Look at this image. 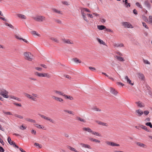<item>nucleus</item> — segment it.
I'll return each instance as SVG.
<instances>
[{"mask_svg": "<svg viewBox=\"0 0 152 152\" xmlns=\"http://www.w3.org/2000/svg\"><path fill=\"white\" fill-rule=\"evenodd\" d=\"M24 55L25 58L29 61H32L33 58V55L30 52H25L24 53Z\"/></svg>", "mask_w": 152, "mask_h": 152, "instance_id": "nucleus-1", "label": "nucleus"}, {"mask_svg": "<svg viewBox=\"0 0 152 152\" xmlns=\"http://www.w3.org/2000/svg\"><path fill=\"white\" fill-rule=\"evenodd\" d=\"M8 92L3 88L0 89V95L6 98H8L9 96L8 95Z\"/></svg>", "mask_w": 152, "mask_h": 152, "instance_id": "nucleus-2", "label": "nucleus"}, {"mask_svg": "<svg viewBox=\"0 0 152 152\" xmlns=\"http://www.w3.org/2000/svg\"><path fill=\"white\" fill-rule=\"evenodd\" d=\"M39 115L42 118L46 120L47 121H49V122L53 124H55V121L53 120L50 117L45 116L43 115H42L41 114H39Z\"/></svg>", "mask_w": 152, "mask_h": 152, "instance_id": "nucleus-3", "label": "nucleus"}, {"mask_svg": "<svg viewBox=\"0 0 152 152\" xmlns=\"http://www.w3.org/2000/svg\"><path fill=\"white\" fill-rule=\"evenodd\" d=\"M33 18L34 20L38 22H42L45 20V17L42 16H36L33 17Z\"/></svg>", "mask_w": 152, "mask_h": 152, "instance_id": "nucleus-4", "label": "nucleus"}, {"mask_svg": "<svg viewBox=\"0 0 152 152\" xmlns=\"http://www.w3.org/2000/svg\"><path fill=\"white\" fill-rule=\"evenodd\" d=\"M122 26L125 28H133L132 25L129 22H123L121 23Z\"/></svg>", "mask_w": 152, "mask_h": 152, "instance_id": "nucleus-5", "label": "nucleus"}, {"mask_svg": "<svg viewBox=\"0 0 152 152\" xmlns=\"http://www.w3.org/2000/svg\"><path fill=\"white\" fill-rule=\"evenodd\" d=\"M52 97L53 99L60 102L63 103L64 102V100L63 99L58 97L56 96H52Z\"/></svg>", "mask_w": 152, "mask_h": 152, "instance_id": "nucleus-6", "label": "nucleus"}, {"mask_svg": "<svg viewBox=\"0 0 152 152\" xmlns=\"http://www.w3.org/2000/svg\"><path fill=\"white\" fill-rule=\"evenodd\" d=\"M97 27L98 29L99 30H101L105 29L106 31H108L110 32L112 31L111 30L106 28V27L103 25H98Z\"/></svg>", "mask_w": 152, "mask_h": 152, "instance_id": "nucleus-7", "label": "nucleus"}, {"mask_svg": "<svg viewBox=\"0 0 152 152\" xmlns=\"http://www.w3.org/2000/svg\"><path fill=\"white\" fill-rule=\"evenodd\" d=\"M7 140L8 142L10 145H13L14 147H16L17 148H19L18 146L13 141H11V139L10 137H8Z\"/></svg>", "mask_w": 152, "mask_h": 152, "instance_id": "nucleus-8", "label": "nucleus"}, {"mask_svg": "<svg viewBox=\"0 0 152 152\" xmlns=\"http://www.w3.org/2000/svg\"><path fill=\"white\" fill-rule=\"evenodd\" d=\"M38 98V96L37 94L32 93L30 97V99L34 101H37L36 98Z\"/></svg>", "mask_w": 152, "mask_h": 152, "instance_id": "nucleus-9", "label": "nucleus"}, {"mask_svg": "<svg viewBox=\"0 0 152 152\" xmlns=\"http://www.w3.org/2000/svg\"><path fill=\"white\" fill-rule=\"evenodd\" d=\"M123 5L126 8H128L130 7V4L128 2L127 0H123Z\"/></svg>", "mask_w": 152, "mask_h": 152, "instance_id": "nucleus-10", "label": "nucleus"}, {"mask_svg": "<svg viewBox=\"0 0 152 152\" xmlns=\"http://www.w3.org/2000/svg\"><path fill=\"white\" fill-rule=\"evenodd\" d=\"M106 143L107 145H110L112 146H120L118 144H116L113 142L110 141H107L106 142Z\"/></svg>", "mask_w": 152, "mask_h": 152, "instance_id": "nucleus-11", "label": "nucleus"}, {"mask_svg": "<svg viewBox=\"0 0 152 152\" xmlns=\"http://www.w3.org/2000/svg\"><path fill=\"white\" fill-rule=\"evenodd\" d=\"M136 115L139 116H141L143 113V112L140 109H138L136 110Z\"/></svg>", "mask_w": 152, "mask_h": 152, "instance_id": "nucleus-12", "label": "nucleus"}, {"mask_svg": "<svg viewBox=\"0 0 152 152\" xmlns=\"http://www.w3.org/2000/svg\"><path fill=\"white\" fill-rule=\"evenodd\" d=\"M110 92L115 96H116L118 93V92L115 89L112 88H110Z\"/></svg>", "mask_w": 152, "mask_h": 152, "instance_id": "nucleus-13", "label": "nucleus"}, {"mask_svg": "<svg viewBox=\"0 0 152 152\" xmlns=\"http://www.w3.org/2000/svg\"><path fill=\"white\" fill-rule=\"evenodd\" d=\"M144 4L147 7L148 9H150L151 8V5L149 3L148 0H146L144 1Z\"/></svg>", "mask_w": 152, "mask_h": 152, "instance_id": "nucleus-14", "label": "nucleus"}, {"mask_svg": "<svg viewBox=\"0 0 152 152\" xmlns=\"http://www.w3.org/2000/svg\"><path fill=\"white\" fill-rule=\"evenodd\" d=\"M45 73H40L37 72H36L35 73V75L39 77H45Z\"/></svg>", "mask_w": 152, "mask_h": 152, "instance_id": "nucleus-15", "label": "nucleus"}, {"mask_svg": "<svg viewBox=\"0 0 152 152\" xmlns=\"http://www.w3.org/2000/svg\"><path fill=\"white\" fill-rule=\"evenodd\" d=\"M138 78L141 80H143L144 79L145 77L144 75L140 72L138 73L137 74Z\"/></svg>", "mask_w": 152, "mask_h": 152, "instance_id": "nucleus-16", "label": "nucleus"}, {"mask_svg": "<svg viewBox=\"0 0 152 152\" xmlns=\"http://www.w3.org/2000/svg\"><path fill=\"white\" fill-rule=\"evenodd\" d=\"M54 92L56 94L63 96L64 93L63 92L58 91L57 90H54Z\"/></svg>", "mask_w": 152, "mask_h": 152, "instance_id": "nucleus-17", "label": "nucleus"}, {"mask_svg": "<svg viewBox=\"0 0 152 152\" xmlns=\"http://www.w3.org/2000/svg\"><path fill=\"white\" fill-rule=\"evenodd\" d=\"M113 46L115 48L122 47L124 46L122 43L118 44L115 43L113 44Z\"/></svg>", "mask_w": 152, "mask_h": 152, "instance_id": "nucleus-18", "label": "nucleus"}, {"mask_svg": "<svg viewBox=\"0 0 152 152\" xmlns=\"http://www.w3.org/2000/svg\"><path fill=\"white\" fill-rule=\"evenodd\" d=\"M62 40L63 42H64L67 43L69 44H73V42H71L70 40L69 39H62Z\"/></svg>", "mask_w": 152, "mask_h": 152, "instance_id": "nucleus-19", "label": "nucleus"}, {"mask_svg": "<svg viewBox=\"0 0 152 152\" xmlns=\"http://www.w3.org/2000/svg\"><path fill=\"white\" fill-rule=\"evenodd\" d=\"M136 103L137 104V106L140 107H142L145 106L144 104L140 101L137 102Z\"/></svg>", "mask_w": 152, "mask_h": 152, "instance_id": "nucleus-20", "label": "nucleus"}, {"mask_svg": "<svg viewBox=\"0 0 152 152\" xmlns=\"http://www.w3.org/2000/svg\"><path fill=\"white\" fill-rule=\"evenodd\" d=\"M96 122L98 123L99 125H100L103 126H108L107 124L105 123H104L102 122L98 121H96Z\"/></svg>", "mask_w": 152, "mask_h": 152, "instance_id": "nucleus-21", "label": "nucleus"}, {"mask_svg": "<svg viewBox=\"0 0 152 152\" xmlns=\"http://www.w3.org/2000/svg\"><path fill=\"white\" fill-rule=\"evenodd\" d=\"M136 143L137 145L140 146L141 147H142L144 148H146L147 147V146L146 145L140 142H137Z\"/></svg>", "mask_w": 152, "mask_h": 152, "instance_id": "nucleus-22", "label": "nucleus"}, {"mask_svg": "<svg viewBox=\"0 0 152 152\" xmlns=\"http://www.w3.org/2000/svg\"><path fill=\"white\" fill-rule=\"evenodd\" d=\"M83 130L84 131H87L90 133L92 132V130L89 127H84L83 128Z\"/></svg>", "mask_w": 152, "mask_h": 152, "instance_id": "nucleus-23", "label": "nucleus"}, {"mask_svg": "<svg viewBox=\"0 0 152 152\" xmlns=\"http://www.w3.org/2000/svg\"><path fill=\"white\" fill-rule=\"evenodd\" d=\"M17 16L19 18L23 19H26V17L25 15L21 14H18Z\"/></svg>", "mask_w": 152, "mask_h": 152, "instance_id": "nucleus-24", "label": "nucleus"}, {"mask_svg": "<svg viewBox=\"0 0 152 152\" xmlns=\"http://www.w3.org/2000/svg\"><path fill=\"white\" fill-rule=\"evenodd\" d=\"M34 126L38 129H43L44 128V127L42 125L38 124H34Z\"/></svg>", "mask_w": 152, "mask_h": 152, "instance_id": "nucleus-25", "label": "nucleus"}, {"mask_svg": "<svg viewBox=\"0 0 152 152\" xmlns=\"http://www.w3.org/2000/svg\"><path fill=\"white\" fill-rule=\"evenodd\" d=\"M80 145L83 147L85 148H87L90 149L91 148L90 146L89 145H88L87 144H86L83 143H81L80 144Z\"/></svg>", "mask_w": 152, "mask_h": 152, "instance_id": "nucleus-26", "label": "nucleus"}, {"mask_svg": "<svg viewBox=\"0 0 152 152\" xmlns=\"http://www.w3.org/2000/svg\"><path fill=\"white\" fill-rule=\"evenodd\" d=\"M125 79L127 81V82L129 83L130 84L132 85H133V83H132L131 82V81L129 79L128 77L127 76H126L125 77Z\"/></svg>", "mask_w": 152, "mask_h": 152, "instance_id": "nucleus-27", "label": "nucleus"}, {"mask_svg": "<svg viewBox=\"0 0 152 152\" xmlns=\"http://www.w3.org/2000/svg\"><path fill=\"white\" fill-rule=\"evenodd\" d=\"M76 119L77 121H80L81 122H83V123H85L86 122V121L84 119L82 118H81L80 117H76Z\"/></svg>", "mask_w": 152, "mask_h": 152, "instance_id": "nucleus-28", "label": "nucleus"}, {"mask_svg": "<svg viewBox=\"0 0 152 152\" xmlns=\"http://www.w3.org/2000/svg\"><path fill=\"white\" fill-rule=\"evenodd\" d=\"M63 96L66 99H69L71 100H72L73 99V98L72 96H70L67 95L65 94H64Z\"/></svg>", "mask_w": 152, "mask_h": 152, "instance_id": "nucleus-29", "label": "nucleus"}, {"mask_svg": "<svg viewBox=\"0 0 152 152\" xmlns=\"http://www.w3.org/2000/svg\"><path fill=\"white\" fill-rule=\"evenodd\" d=\"M53 11L59 14H62L61 12L57 10L55 8H53L52 9Z\"/></svg>", "mask_w": 152, "mask_h": 152, "instance_id": "nucleus-30", "label": "nucleus"}, {"mask_svg": "<svg viewBox=\"0 0 152 152\" xmlns=\"http://www.w3.org/2000/svg\"><path fill=\"white\" fill-rule=\"evenodd\" d=\"M26 120L27 121L31 122L33 123H36V121L35 120L31 119L29 118H26Z\"/></svg>", "mask_w": 152, "mask_h": 152, "instance_id": "nucleus-31", "label": "nucleus"}, {"mask_svg": "<svg viewBox=\"0 0 152 152\" xmlns=\"http://www.w3.org/2000/svg\"><path fill=\"white\" fill-rule=\"evenodd\" d=\"M97 40L100 44H102L104 45H106L104 42L102 40L98 38L97 39Z\"/></svg>", "mask_w": 152, "mask_h": 152, "instance_id": "nucleus-32", "label": "nucleus"}, {"mask_svg": "<svg viewBox=\"0 0 152 152\" xmlns=\"http://www.w3.org/2000/svg\"><path fill=\"white\" fill-rule=\"evenodd\" d=\"M115 57L118 60L120 61H124L122 57L118 56H116Z\"/></svg>", "mask_w": 152, "mask_h": 152, "instance_id": "nucleus-33", "label": "nucleus"}, {"mask_svg": "<svg viewBox=\"0 0 152 152\" xmlns=\"http://www.w3.org/2000/svg\"><path fill=\"white\" fill-rule=\"evenodd\" d=\"M73 60L76 63H81V61L80 60H79L77 58H73Z\"/></svg>", "mask_w": 152, "mask_h": 152, "instance_id": "nucleus-34", "label": "nucleus"}, {"mask_svg": "<svg viewBox=\"0 0 152 152\" xmlns=\"http://www.w3.org/2000/svg\"><path fill=\"white\" fill-rule=\"evenodd\" d=\"M91 133L92 134H93L94 135L97 136H99V137H100L101 136V134H100L98 132H94V131H93L92 130V132Z\"/></svg>", "mask_w": 152, "mask_h": 152, "instance_id": "nucleus-35", "label": "nucleus"}, {"mask_svg": "<svg viewBox=\"0 0 152 152\" xmlns=\"http://www.w3.org/2000/svg\"><path fill=\"white\" fill-rule=\"evenodd\" d=\"M92 109L97 111H101V110L97 108L96 107H94L92 108Z\"/></svg>", "mask_w": 152, "mask_h": 152, "instance_id": "nucleus-36", "label": "nucleus"}, {"mask_svg": "<svg viewBox=\"0 0 152 152\" xmlns=\"http://www.w3.org/2000/svg\"><path fill=\"white\" fill-rule=\"evenodd\" d=\"M64 112H65L67 113L70 114L74 115L73 112L72 111H70L67 110H64Z\"/></svg>", "mask_w": 152, "mask_h": 152, "instance_id": "nucleus-37", "label": "nucleus"}, {"mask_svg": "<svg viewBox=\"0 0 152 152\" xmlns=\"http://www.w3.org/2000/svg\"><path fill=\"white\" fill-rule=\"evenodd\" d=\"M14 115L15 117L20 119H23V116L18 115L17 114H15Z\"/></svg>", "mask_w": 152, "mask_h": 152, "instance_id": "nucleus-38", "label": "nucleus"}, {"mask_svg": "<svg viewBox=\"0 0 152 152\" xmlns=\"http://www.w3.org/2000/svg\"><path fill=\"white\" fill-rule=\"evenodd\" d=\"M50 39L56 42H58V40L56 38L54 37H51Z\"/></svg>", "mask_w": 152, "mask_h": 152, "instance_id": "nucleus-39", "label": "nucleus"}, {"mask_svg": "<svg viewBox=\"0 0 152 152\" xmlns=\"http://www.w3.org/2000/svg\"><path fill=\"white\" fill-rule=\"evenodd\" d=\"M34 145L37 146H38V148H41L42 147V145L37 143H35Z\"/></svg>", "mask_w": 152, "mask_h": 152, "instance_id": "nucleus-40", "label": "nucleus"}, {"mask_svg": "<svg viewBox=\"0 0 152 152\" xmlns=\"http://www.w3.org/2000/svg\"><path fill=\"white\" fill-rule=\"evenodd\" d=\"M143 62L144 63L146 64H150V62L147 60H145L144 59H143Z\"/></svg>", "mask_w": 152, "mask_h": 152, "instance_id": "nucleus-41", "label": "nucleus"}, {"mask_svg": "<svg viewBox=\"0 0 152 152\" xmlns=\"http://www.w3.org/2000/svg\"><path fill=\"white\" fill-rule=\"evenodd\" d=\"M142 24L143 26L145 27V28L147 29H149L148 26H147V25H146V23H145L143 22H142Z\"/></svg>", "mask_w": 152, "mask_h": 152, "instance_id": "nucleus-42", "label": "nucleus"}, {"mask_svg": "<svg viewBox=\"0 0 152 152\" xmlns=\"http://www.w3.org/2000/svg\"><path fill=\"white\" fill-rule=\"evenodd\" d=\"M5 25H6L9 27H10L11 28H14V27H13V26H12L11 24H9L7 23H5Z\"/></svg>", "mask_w": 152, "mask_h": 152, "instance_id": "nucleus-43", "label": "nucleus"}, {"mask_svg": "<svg viewBox=\"0 0 152 152\" xmlns=\"http://www.w3.org/2000/svg\"><path fill=\"white\" fill-rule=\"evenodd\" d=\"M3 112L6 115H12V114L10 112H5L4 110H3Z\"/></svg>", "mask_w": 152, "mask_h": 152, "instance_id": "nucleus-44", "label": "nucleus"}, {"mask_svg": "<svg viewBox=\"0 0 152 152\" xmlns=\"http://www.w3.org/2000/svg\"><path fill=\"white\" fill-rule=\"evenodd\" d=\"M55 22H56L58 24H61L62 23L61 21L59 19H55Z\"/></svg>", "mask_w": 152, "mask_h": 152, "instance_id": "nucleus-45", "label": "nucleus"}, {"mask_svg": "<svg viewBox=\"0 0 152 152\" xmlns=\"http://www.w3.org/2000/svg\"><path fill=\"white\" fill-rule=\"evenodd\" d=\"M145 125L146 126H149L151 128H152V124L151 122H147L145 123Z\"/></svg>", "mask_w": 152, "mask_h": 152, "instance_id": "nucleus-46", "label": "nucleus"}, {"mask_svg": "<svg viewBox=\"0 0 152 152\" xmlns=\"http://www.w3.org/2000/svg\"><path fill=\"white\" fill-rule=\"evenodd\" d=\"M68 148L71 151H74L75 152L77 151V150L75 149L71 146H69Z\"/></svg>", "mask_w": 152, "mask_h": 152, "instance_id": "nucleus-47", "label": "nucleus"}, {"mask_svg": "<svg viewBox=\"0 0 152 152\" xmlns=\"http://www.w3.org/2000/svg\"><path fill=\"white\" fill-rule=\"evenodd\" d=\"M31 34L33 35H36L39 37L40 36V34H37L36 31H32L31 32Z\"/></svg>", "mask_w": 152, "mask_h": 152, "instance_id": "nucleus-48", "label": "nucleus"}, {"mask_svg": "<svg viewBox=\"0 0 152 152\" xmlns=\"http://www.w3.org/2000/svg\"><path fill=\"white\" fill-rule=\"evenodd\" d=\"M136 5L138 7H140L141 9L142 8V6L140 4L139 2H137L136 3Z\"/></svg>", "mask_w": 152, "mask_h": 152, "instance_id": "nucleus-49", "label": "nucleus"}, {"mask_svg": "<svg viewBox=\"0 0 152 152\" xmlns=\"http://www.w3.org/2000/svg\"><path fill=\"white\" fill-rule=\"evenodd\" d=\"M45 77H46L48 78H50V77L51 76L48 73H45Z\"/></svg>", "mask_w": 152, "mask_h": 152, "instance_id": "nucleus-50", "label": "nucleus"}, {"mask_svg": "<svg viewBox=\"0 0 152 152\" xmlns=\"http://www.w3.org/2000/svg\"><path fill=\"white\" fill-rule=\"evenodd\" d=\"M24 95L26 97L30 99V97L31 95H30L27 93H25L24 94Z\"/></svg>", "mask_w": 152, "mask_h": 152, "instance_id": "nucleus-51", "label": "nucleus"}, {"mask_svg": "<svg viewBox=\"0 0 152 152\" xmlns=\"http://www.w3.org/2000/svg\"><path fill=\"white\" fill-rule=\"evenodd\" d=\"M62 3L66 5H69V3L67 1H63L62 2Z\"/></svg>", "mask_w": 152, "mask_h": 152, "instance_id": "nucleus-52", "label": "nucleus"}, {"mask_svg": "<svg viewBox=\"0 0 152 152\" xmlns=\"http://www.w3.org/2000/svg\"><path fill=\"white\" fill-rule=\"evenodd\" d=\"M140 127L141 128H142V129H143L145 130L146 131H148L146 127L145 126H143V125H141L140 126Z\"/></svg>", "mask_w": 152, "mask_h": 152, "instance_id": "nucleus-53", "label": "nucleus"}, {"mask_svg": "<svg viewBox=\"0 0 152 152\" xmlns=\"http://www.w3.org/2000/svg\"><path fill=\"white\" fill-rule=\"evenodd\" d=\"M82 10H83L84 11H85L88 12H91V11L89 10L87 8H84L82 9Z\"/></svg>", "mask_w": 152, "mask_h": 152, "instance_id": "nucleus-54", "label": "nucleus"}, {"mask_svg": "<svg viewBox=\"0 0 152 152\" xmlns=\"http://www.w3.org/2000/svg\"><path fill=\"white\" fill-rule=\"evenodd\" d=\"M89 69H90L92 71H94L96 70L95 68L94 67L90 66L89 67Z\"/></svg>", "mask_w": 152, "mask_h": 152, "instance_id": "nucleus-55", "label": "nucleus"}, {"mask_svg": "<svg viewBox=\"0 0 152 152\" xmlns=\"http://www.w3.org/2000/svg\"><path fill=\"white\" fill-rule=\"evenodd\" d=\"M81 14H82V16L83 17L86 16V14L84 13V11H83V10H81Z\"/></svg>", "mask_w": 152, "mask_h": 152, "instance_id": "nucleus-56", "label": "nucleus"}, {"mask_svg": "<svg viewBox=\"0 0 152 152\" xmlns=\"http://www.w3.org/2000/svg\"><path fill=\"white\" fill-rule=\"evenodd\" d=\"M20 128L22 130H24L26 129V127L25 126H24L23 125H22L20 127Z\"/></svg>", "mask_w": 152, "mask_h": 152, "instance_id": "nucleus-57", "label": "nucleus"}, {"mask_svg": "<svg viewBox=\"0 0 152 152\" xmlns=\"http://www.w3.org/2000/svg\"><path fill=\"white\" fill-rule=\"evenodd\" d=\"M143 113L144 114H145V115H147L149 114V112L148 111L146 110L144 111Z\"/></svg>", "mask_w": 152, "mask_h": 152, "instance_id": "nucleus-58", "label": "nucleus"}, {"mask_svg": "<svg viewBox=\"0 0 152 152\" xmlns=\"http://www.w3.org/2000/svg\"><path fill=\"white\" fill-rule=\"evenodd\" d=\"M100 21L102 23H104L106 22V20L103 18L101 19L100 20Z\"/></svg>", "mask_w": 152, "mask_h": 152, "instance_id": "nucleus-59", "label": "nucleus"}, {"mask_svg": "<svg viewBox=\"0 0 152 152\" xmlns=\"http://www.w3.org/2000/svg\"><path fill=\"white\" fill-rule=\"evenodd\" d=\"M36 132L35 130H34L33 129H32V130L31 131V133L32 134H34V135H35L36 134Z\"/></svg>", "mask_w": 152, "mask_h": 152, "instance_id": "nucleus-60", "label": "nucleus"}, {"mask_svg": "<svg viewBox=\"0 0 152 152\" xmlns=\"http://www.w3.org/2000/svg\"><path fill=\"white\" fill-rule=\"evenodd\" d=\"M117 84L118 85L121 86H124V84L123 83H121V82H117Z\"/></svg>", "mask_w": 152, "mask_h": 152, "instance_id": "nucleus-61", "label": "nucleus"}, {"mask_svg": "<svg viewBox=\"0 0 152 152\" xmlns=\"http://www.w3.org/2000/svg\"><path fill=\"white\" fill-rule=\"evenodd\" d=\"M83 18L84 20H85L86 22H88V21L87 18V17H86V16L83 17Z\"/></svg>", "mask_w": 152, "mask_h": 152, "instance_id": "nucleus-62", "label": "nucleus"}, {"mask_svg": "<svg viewBox=\"0 0 152 152\" xmlns=\"http://www.w3.org/2000/svg\"><path fill=\"white\" fill-rule=\"evenodd\" d=\"M133 13L135 15H137V12L135 9H134L133 10Z\"/></svg>", "mask_w": 152, "mask_h": 152, "instance_id": "nucleus-63", "label": "nucleus"}, {"mask_svg": "<svg viewBox=\"0 0 152 152\" xmlns=\"http://www.w3.org/2000/svg\"><path fill=\"white\" fill-rule=\"evenodd\" d=\"M4 150L3 148L0 146V152H4Z\"/></svg>", "mask_w": 152, "mask_h": 152, "instance_id": "nucleus-64", "label": "nucleus"}]
</instances>
